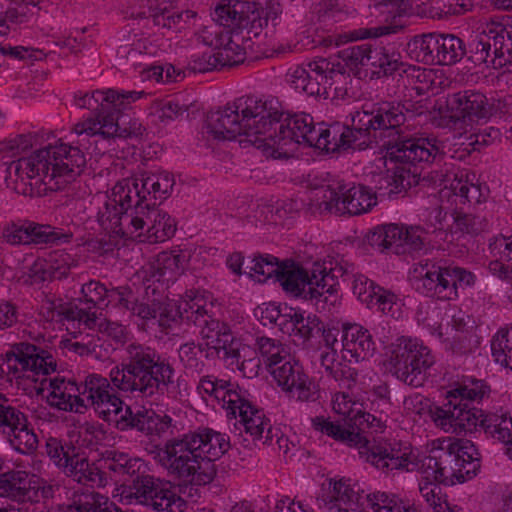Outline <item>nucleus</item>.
Wrapping results in <instances>:
<instances>
[{"instance_id":"nucleus-15","label":"nucleus","mask_w":512,"mask_h":512,"mask_svg":"<svg viewBox=\"0 0 512 512\" xmlns=\"http://www.w3.org/2000/svg\"><path fill=\"white\" fill-rule=\"evenodd\" d=\"M277 280L284 290L296 295L303 293L306 298L317 302H328L336 292V276L332 269L327 272L321 263H314L307 271L293 261H284Z\"/></svg>"},{"instance_id":"nucleus-1","label":"nucleus","mask_w":512,"mask_h":512,"mask_svg":"<svg viewBox=\"0 0 512 512\" xmlns=\"http://www.w3.org/2000/svg\"><path fill=\"white\" fill-rule=\"evenodd\" d=\"M281 115L273 101L243 96L209 112L204 129L207 136L215 140L244 136L246 142L273 159L292 157L299 145L327 152L347 150L346 141L342 139L343 125L316 128L309 114H295L280 122Z\"/></svg>"},{"instance_id":"nucleus-32","label":"nucleus","mask_w":512,"mask_h":512,"mask_svg":"<svg viewBox=\"0 0 512 512\" xmlns=\"http://www.w3.org/2000/svg\"><path fill=\"white\" fill-rule=\"evenodd\" d=\"M256 346L268 372L292 357L289 347L278 339L262 336L257 338Z\"/></svg>"},{"instance_id":"nucleus-63","label":"nucleus","mask_w":512,"mask_h":512,"mask_svg":"<svg viewBox=\"0 0 512 512\" xmlns=\"http://www.w3.org/2000/svg\"><path fill=\"white\" fill-rule=\"evenodd\" d=\"M332 407L335 413L342 415L347 420L356 409L361 408V403L353 400L348 392H339L333 397Z\"/></svg>"},{"instance_id":"nucleus-53","label":"nucleus","mask_w":512,"mask_h":512,"mask_svg":"<svg viewBox=\"0 0 512 512\" xmlns=\"http://www.w3.org/2000/svg\"><path fill=\"white\" fill-rule=\"evenodd\" d=\"M427 231L421 226L403 227V244L401 248L411 252L422 250L427 243Z\"/></svg>"},{"instance_id":"nucleus-21","label":"nucleus","mask_w":512,"mask_h":512,"mask_svg":"<svg viewBox=\"0 0 512 512\" xmlns=\"http://www.w3.org/2000/svg\"><path fill=\"white\" fill-rule=\"evenodd\" d=\"M269 373L282 392L290 398L301 402H314L319 398L318 385L293 356Z\"/></svg>"},{"instance_id":"nucleus-17","label":"nucleus","mask_w":512,"mask_h":512,"mask_svg":"<svg viewBox=\"0 0 512 512\" xmlns=\"http://www.w3.org/2000/svg\"><path fill=\"white\" fill-rule=\"evenodd\" d=\"M472 59L495 69L512 63V30L499 22L482 25L472 45Z\"/></svg>"},{"instance_id":"nucleus-61","label":"nucleus","mask_w":512,"mask_h":512,"mask_svg":"<svg viewBox=\"0 0 512 512\" xmlns=\"http://www.w3.org/2000/svg\"><path fill=\"white\" fill-rule=\"evenodd\" d=\"M3 240L10 245L29 244L31 237L28 232V225H19L16 223H9L3 227L2 230Z\"/></svg>"},{"instance_id":"nucleus-6","label":"nucleus","mask_w":512,"mask_h":512,"mask_svg":"<svg viewBox=\"0 0 512 512\" xmlns=\"http://www.w3.org/2000/svg\"><path fill=\"white\" fill-rule=\"evenodd\" d=\"M143 94L144 92H118L108 89L76 96L75 104L80 108L95 111V118L77 123L73 128L74 133L78 136L101 135L103 138H131L142 135L141 123L131 119L127 121L121 111Z\"/></svg>"},{"instance_id":"nucleus-22","label":"nucleus","mask_w":512,"mask_h":512,"mask_svg":"<svg viewBox=\"0 0 512 512\" xmlns=\"http://www.w3.org/2000/svg\"><path fill=\"white\" fill-rule=\"evenodd\" d=\"M54 496V486L43 479L28 477L22 470H9L0 474V497L21 503H39Z\"/></svg>"},{"instance_id":"nucleus-3","label":"nucleus","mask_w":512,"mask_h":512,"mask_svg":"<svg viewBox=\"0 0 512 512\" xmlns=\"http://www.w3.org/2000/svg\"><path fill=\"white\" fill-rule=\"evenodd\" d=\"M109 377L91 373L81 381L82 414L92 409L103 421L115 418L124 405L115 389L141 398L163 395L174 382V369L155 349L131 343L121 366L114 367Z\"/></svg>"},{"instance_id":"nucleus-57","label":"nucleus","mask_w":512,"mask_h":512,"mask_svg":"<svg viewBox=\"0 0 512 512\" xmlns=\"http://www.w3.org/2000/svg\"><path fill=\"white\" fill-rule=\"evenodd\" d=\"M109 289H107L99 281L91 280L84 284L81 288L83 299L86 303H90L95 308L97 305H101L108 298Z\"/></svg>"},{"instance_id":"nucleus-50","label":"nucleus","mask_w":512,"mask_h":512,"mask_svg":"<svg viewBox=\"0 0 512 512\" xmlns=\"http://www.w3.org/2000/svg\"><path fill=\"white\" fill-rule=\"evenodd\" d=\"M203 351L200 346L196 348L194 342L185 343L178 350L180 361L187 370L192 373H200L204 368V362L200 358Z\"/></svg>"},{"instance_id":"nucleus-24","label":"nucleus","mask_w":512,"mask_h":512,"mask_svg":"<svg viewBox=\"0 0 512 512\" xmlns=\"http://www.w3.org/2000/svg\"><path fill=\"white\" fill-rule=\"evenodd\" d=\"M411 281L415 290L425 296L439 300L452 299V289L446 278V267H440L428 261L414 265Z\"/></svg>"},{"instance_id":"nucleus-16","label":"nucleus","mask_w":512,"mask_h":512,"mask_svg":"<svg viewBox=\"0 0 512 512\" xmlns=\"http://www.w3.org/2000/svg\"><path fill=\"white\" fill-rule=\"evenodd\" d=\"M289 80L294 88L316 97H337L345 93L346 89L339 84L345 80V74L335 69V64L325 58L296 66L288 73Z\"/></svg>"},{"instance_id":"nucleus-12","label":"nucleus","mask_w":512,"mask_h":512,"mask_svg":"<svg viewBox=\"0 0 512 512\" xmlns=\"http://www.w3.org/2000/svg\"><path fill=\"white\" fill-rule=\"evenodd\" d=\"M489 392V387L482 380L459 385L447 392V402L443 406L430 409L431 419L447 433L471 432L481 424L483 415L480 410L470 407V402L482 400Z\"/></svg>"},{"instance_id":"nucleus-19","label":"nucleus","mask_w":512,"mask_h":512,"mask_svg":"<svg viewBox=\"0 0 512 512\" xmlns=\"http://www.w3.org/2000/svg\"><path fill=\"white\" fill-rule=\"evenodd\" d=\"M214 20L226 32L247 34L248 37H258L266 21L262 19L255 2L227 0L218 4L214 11Z\"/></svg>"},{"instance_id":"nucleus-48","label":"nucleus","mask_w":512,"mask_h":512,"mask_svg":"<svg viewBox=\"0 0 512 512\" xmlns=\"http://www.w3.org/2000/svg\"><path fill=\"white\" fill-rule=\"evenodd\" d=\"M367 49V43L354 45L340 51L339 57L355 75H359L362 69L365 70L368 62Z\"/></svg>"},{"instance_id":"nucleus-8","label":"nucleus","mask_w":512,"mask_h":512,"mask_svg":"<svg viewBox=\"0 0 512 512\" xmlns=\"http://www.w3.org/2000/svg\"><path fill=\"white\" fill-rule=\"evenodd\" d=\"M480 468L479 453L469 440L442 438L431 442L429 455L418 467L420 472L444 485L472 479Z\"/></svg>"},{"instance_id":"nucleus-20","label":"nucleus","mask_w":512,"mask_h":512,"mask_svg":"<svg viewBox=\"0 0 512 512\" xmlns=\"http://www.w3.org/2000/svg\"><path fill=\"white\" fill-rule=\"evenodd\" d=\"M199 320L200 349L206 350V357L230 360V365L236 364L240 370H244V361L240 362L241 343L232 335L229 326L212 315L207 320Z\"/></svg>"},{"instance_id":"nucleus-58","label":"nucleus","mask_w":512,"mask_h":512,"mask_svg":"<svg viewBox=\"0 0 512 512\" xmlns=\"http://www.w3.org/2000/svg\"><path fill=\"white\" fill-rule=\"evenodd\" d=\"M488 250L492 258L511 262L512 236L499 235L492 238L489 242Z\"/></svg>"},{"instance_id":"nucleus-35","label":"nucleus","mask_w":512,"mask_h":512,"mask_svg":"<svg viewBox=\"0 0 512 512\" xmlns=\"http://www.w3.org/2000/svg\"><path fill=\"white\" fill-rule=\"evenodd\" d=\"M439 48L436 50L435 64L452 65L459 62L466 54L463 40L454 34L438 33Z\"/></svg>"},{"instance_id":"nucleus-39","label":"nucleus","mask_w":512,"mask_h":512,"mask_svg":"<svg viewBox=\"0 0 512 512\" xmlns=\"http://www.w3.org/2000/svg\"><path fill=\"white\" fill-rule=\"evenodd\" d=\"M453 176L450 189L459 202L471 205L480 204L484 198L481 187L470 181L468 174H466L465 178L462 174L459 177L457 175Z\"/></svg>"},{"instance_id":"nucleus-56","label":"nucleus","mask_w":512,"mask_h":512,"mask_svg":"<svg viewBox=\"0 0 512 512\" xmlns=\"http://www.w3.org/2000/svg\"><path fill=\"white\" fill-rule=\"evenodd\" d=\"M189 67L194 72L204 73L223 66L218 52L210 49L200 56H194L189 62Z\"/></svg>"},{"instance_id":"nucleus-46","label":"nucleus","mask_w":512,"mask_h":512,"mask_svg":"<svg viewBox=\"0 0 512 512\" xmlns=\"http://www.w3.org/2000/svg\"><path fill=\"white\" fill-rule=\"evenodd\" d=\"M252 263L250 267L251 276L256 278L259 282H264L272 276L278 279L283 267V262H279L278 259L272 255L255 257Z\"/></svg>"},{"instance_id":"nucleus-54","label":"nucleus","mask_w":512,"mask_h":512,"mask_svg":"<svg viewBox=\"0 0 512 512\" xmlns=\"http://www.w3.org/2000/svg\"><path fill=\"white\" fill-rule=\"evenodd\" d=\"M379 289H381V287L376 285L365 275L359 274L354 278L353 293L361 302L366 303L368 306L378 294L377 292Z\"/></svg>"},{"instance_id":"nucleus-10","label":"nucleus","mask_w":512,"mask_h":512,"mask_svg":"<svg viewBox=\"0 0 512 512\" xmlns=\"http://www.w3.org/2000/svg\"><path fill=\"white\" fill-rule=\"evenodd\" d=\"M197 388L200 393L217 400L227 411L228 416H238L245 432L252 437L256 445H262L267 431L273 430L264 412L251 404L248 392L237 383L207 375L200 379Z\"/></svg>"},{"instance_id":"nucleus-23","label":"nucleus","mask_w":512,"mask_h":512,"mask_svg":"<svg viewBox=\"0 0 512 512\" xmlns=\"http://www.w3.org/2000/svg\"><path fill=\"white\" fill-rule=\"evenodd\" d=\"M60 314L68 321L78 322L88 329H97L100 333L114 340L117 344H124L128 339V331L125 326L102 317L97 310L79 308L67 305L61 308Z\"/></svg>"},{"instance_id":"nucleus-4","label":"nucleus","mask_w":512,"mask_h":512,"mask_svg":"<svg viewBox=\"0 0 512 512\" xmlns=\"http://www.w3.org/2000/svg\"><path fill=\"white\" fill-rule=\"evenodd\" d=\"M406 111L403 104L395 102H382L371 111H356L351 126H344L342 132L347 150H364L382 142L385 157L404 165L430 162L444 154V145L437 139L406 134Z\"/></svg>"},{"instance_id":"nucleus-31","label":"nucleus","mask_w":512,"mask_h":512,"mask_svg":"<svg viewBox=\"0 0 512 512\" xmlns=\"http://www.w3.org/2000/svg\"><path fill=\"white\" fill-rule=\"evenodd\" d=\"M282 332L298 336L302 340H309L322 329V322L315 316L304 317L302 313L293 309L289 312V318H276Z\"/></svg>"},{"instance_id":"nucleus-34","label":"nucleus","mask_w":512,"mask_h":512,"mask_svg":"<svg viewBox=\"0 0 512 512\" xmlns=\"http://www.w3.org/2000/svg\"><path fill=\"white\" fill-rule=\"evenodd\" d=\"M251 39L252 37H248L247 34L228 33L223 45L217 51L222 66H234L243 63L246 58L247 44Z\"/></svg>"},{"instance_id":"nucleus-29","label":"nucleus","mask_w":512,"mask_h":512,"mask_svg":"<svg viewBox=\"0 0 512 512\" xmlns=\"http://www.w3.org/2000/svg\"><path fill=\"white\" fill-rule=\"evenodd\" d=\"M63 473L73 481L91 488L105 487L107 478L98 466L86 457L76 454Z\"/></svg>"},{"instance_id":"nucleus-47","label":"nucleus","mask_w":512,"mask_h":512,"mask_svg":"<svg viewBox=\"0 0 512 512\" xmlns=\"http://www.w3.org/2000/svg\"><path fill=\"white\" fill-rule=\"evenodd\" d=\"M22 422H26L25 414L12 406L9 400L0 393V430L8 435Z\"/></svg>"},{"instance_id":"nucleus-40","label":"nucleus","mask_w":512,"mask_h":512,"mask_svg":"<svg viewBox=\"0 0 512 512\" xmlns=\"http://www.w3.org/2000/svg\"><path fill=\"white\" fill-rule=\"evenodd\" d=\"M419 14L432 18L444 19L451 15H460L469 10L470 4L458 3L452 0H432L430 3H423Z\"/></svg>"},{"instance_id":"nucleus-26","label":"nucleus","mask_w":512,"mask_h":512,"mask_svg":"<svg viewBox=\"0 0 512 512\" xmlns=\"http://www.w3.org/2000/svg\"><path fill=\"white\" fill-rule=\"evenodd\" d=\"M341 343L344 357L349 356L355 362L369 359L375 351L371 333L356 323L342 324Z\"/></svg>"},{"instance_id":"nucleus-60","label":"nucleus","mask_w":512,"mask_h":512,"mask_svg":"<svg viewBox=\"0 0 512 512\" xmlns=\"http://www.w3.org/2000/svg\"><path fill=\"white\" fill-rule=\"evenodd\" d=\"M325 374L334 379L340 387L347 389H350L355 384L357 378L356 371L341 361Z\"/></svg>"},{"instance_id":"nucleus-33","label":"nucleus","mask_w":512,"mask_h":512,"mask_svg":"<svg viewBox=\"0 0 512 512\" xmlns=\"http://www.w3.org/2000/svg\"><path fill=\"white\" fill-rule=\"evenodd\" d=\"M438 39V33L416 35L407 43L406 51L417 62L435 64Z\"/></svg>"},{"instance_id":"nucleus-36","label":"nucleus","mask_w":512,"mask_h":512,"mask_svg":"<svg viewBox=\"0 0 512 512\" xmlns=\"http://www.w3.org/2000/svg\"><path fill=\"white\" fill-rule=\"evenodd\" d=\"M356 498L355 491L345 481H329V490L317 498V504L320 509H327L331 512V506L343 507L354 502Z\"/></svg>"},{"instance_id":"nucleus-55","label":"nucleus","mask_w":512,"mask_h":512,"mask_svg":"<svg viewBox=\"0 0 512 512\" xmlns=\"http://www.w3.org/2000/svg\"><path fill=\"white\" fill-rule=\"evenodd\" d=\"M100 340H94L91 339L87 342L85 341H72V340H65L62 341L63 348L73 352L80 356H94L95 358H101V345L98 343Z\"/></svg>"},{"instance_id":"nucleus-7","label":"nucleus","mask_w":512,"mask_h":512,"mask_svg":"<svg viewBox=\"0 0 512 512\" xmlns=\"http://www.w3.org/2000/svg\"><path fill=\"white\" fill-rule=\"evenodd\" d=\"M105 468L116 475L136 476L130 485V498L154 512H184L186 501L179 496L169 482H162L151 475H139L144 467L140 458L130 457L118 450L103 454Z\"/></svg>"},{"instance_id":"nucleus-51","label":"nucleus","mask_w":512,"mask_h":512,"mask_svg":"<svg viewBox=\"0 0 512 512\" xmlns=\"http://www.w3.org/2000/svg\"><path fill=\"white\" fill-rule=\"evenodd\" d=\"M397 71H408L405 69L400 54L392 48L382 46V57L377 71H373V73L391 75Z\"/></svg>"},{"instance_id":"nucleus-49","label":"nucleus","mask_w":512,"mask_h":512,"mask_svg":"<svg viewBox=\"0 0 512 512\" xmlns=\"http://www.w3.org/2000/svg\"><path fill=\"white\" fill-rule=\"evenodd\" d=\"M79 504L82 512H117L118 508L109 501L108 497L97 493L90 492L81 495Z\"/></svg>"},{"instance_id":"nucleus-13","label":"nucleus","mask_w":512,"mask_h":512,"mask_svg":"<svg viewBox=\"0 0 512 512\" xmlns=\"http://www.w3.org/2000/svg\"><path fill=\"white\" fill-rule=\"evenodd\" d=\"M308 209L313 214L360 215L371 210L377 196L364 185L349 187L342 181L321 185L310 193Z\"/></svg>"},{"instance_id":"nucleus-43","label":"nucleus","mask_w":512,"mask_h":512,"mask_svg":"<svg viewBox=\"0 0 512 512\" xmlns=\"http://www.w3.org/2000/svg\"><path fill=\"white\" fill-rule=\"evenodd\" d=\"M494 360L504 367L512 363V326L500 329L491 341Z\"/></svg>"},{"instance_id":"nucleus-2","label":"nucleus","mask_w":512,"mask_h":512,"mask_svg":"<svg viewBox=\"0 0 512 512\" xmlns=\"http://www.w3.org/2000/svg\"><path fill=\"white\" fill-rule=\"evenodd\" d=\"M168 172L143 173L117 182L98 211V222L106 231L140 242H163L172 237L176 224L156 207L174 186Z\"/></svg>"},{"instance_id":"nucleus-41","label":"nucleus","mask_w":512,"mask_h":512,"mask_svg":"<svg viewBox=\"0 0 512 512\" xmlns=\"http://www.w3.org/2000/svg\"><path fill=\"white\" fill-rule=\"evenodd\" d=\"M433 479H425L419 483V492L434 512H462L457 506L451 507L441 495V488L433 483Z\"/></svg>"},{"instance_id":"nucleus-52","label":"nucleus","mask_w":512,"mask_h":512,"mask_svg":"<svg viewBox=\"0 0 512 512\" xmlns=\"http://www.w3.org/2000/svg\"><path fill=\"white\" fill-rule=\"evenodd\" d=\"M446 278L452 289V299L457 297L458 288H466L474 284L475 276L461 267H446Z\"/></svg>"},{"instance_id":"nucleus-30","label":"nucleus","mask_w":512,"mask_h":512,"mask_svg":"<svg viewBox=\"0 0 512 512\" xmlns=\"http://www.w3.org/2000/svg\"><path fill=\"white\" fill-rule=\"evenodd\" d=\"M185 268V257L173 252H162L156 259L149 263L145 270L148 280L170 281L181 274Z\"/></svg>"},{"instance_id":"nucleus-38","label":"nucleus","mask_w":512,"mask_h":512,"mask_svg":"<svg viewBox=\"0 0 512 512\" xmlns=\"http://www.w3.org/2000/svg\"><path fill=\"white\" fill-rule=\"evenodd\" d=\"M485 433L508 446H512V417L491 415L481 420Z\"/></svg>"},{"instance_id":"nucleus-9","label":"nucleus","mask_w":512,"mask_h":512,"mask_svg":"<svg viewBox=\"0 0 512 512\" xmlns=\"http://www.w3.org/2000/svg\"><path fill=\"white\" fill-rule=\"evenodd\" d=\"M313 426L336 441L356 447L361 459L384 473L394 470L410 471L415 466L413 455L408 447L402 448L400 445L389 443H372L359 432L323 417L315 418Z\"/></svg>"},{"instance_id":"nucleus-5","label":"nucleus","mask_w":512,"mask_h":512,"mask_svg":"<svg viewBox=\"0 0 512 512\" xmlns=\"http://www.w3.org/2000/svg\"><path fill=\"white\" fill-rule=\"evenodd\" d=\"M86 158L78 148L64 143L49 145L9 163L7 187L25 196L61 190L82 172Z\"/></svg>"},{"instance_id":"nucleus-28","label":"nucleus","mask_w":512,"mask_h":512,"mask_svg":"<svg viewBox=\"0 0 512 512\" xmlns=\"http://www.w3.org/2000/svg\"><path fill=\"white\" fill-rule=\"evenodd\" d=\"M50 392L47 403L60 411L82 414L83 400L80 394L81 383L54 378L49 380Z\"/></svg>"},{"instance_id":"nucleus-25","label":"nucleus","mask_w":512,"mask_h":512,"mask_svg":"<svg viewBox=\"0 0 512 512\" xmlns=\"http://www.w3.org/2000/svg\"><path fill=\"white\" fill-rule=\"evenodd\" d=\"M450 118L459 121L484 119L490 114L487 97L476 90H463L447 97Z\"/></svg>"},{"instance_id":"nucleus-11","label":"nucleus","mask_w":512,"mask_h":512,"mask_svg":"<svg viewBox=\"0 0 512 512\" xmlns=\"http://www.w3.org/2000/svg\"><path fill=\"white\" fill-rule=\"evenodd\" d=\"M151 454L169 477L185 484L203 486L216 475L215 465L203 460L184 434L156 446Z\"/></svg>"},{"instance_id":"nucleus-59","label":"nucleus","mask_w":512,"mask_h":512,"mask_svg":"<svg viewBox=\"0 0 512 512\" xmlns=\"http://www.w3.org/2000/svg\"><path fill=\"white\" fill-rule=\"evenodd\" d=\"M221 27L219 24L204 27L199 32L198 39L214 51H218L228 35Z\"/></svg>"},{"instance_id":"nucleus-14","label":"nucleus","mask_w":512,"mask_h":512,"mask_svg":"<svg viewBox=\"0 0 512 512\" xmlns=\"http://www.w3.org/2000/svg\"><path fill=\"white\" fill-rule=\"evenodd\" d=\"M435 364L431 350L420 340L399 337L390 345L386 370L399 381L414 388L424 385Z\"/></svg>"},{"instance_id":"nucleus-18","label":"nucleus","mask_w":512,"mask_h":512,"mask_svg":"<svg viewBox=\"0 0 512 512\" xmlns=\"http://www.w3.org/2000/svg\"><path fill=\"white\" fill-rule=\"evenodd\" d=\"M57 363L53 355L33 344L20 342L12 345L0 363V370L16 379L31 378L36 375L46 376L56 371Z\"/></svg>"},{"instance_id":"nucleus-37","label":"nucleus","mask_w":512,"mask_h":512,"mask_svg":"<svg viewBox=\"0 0 512 512\" xmlns=\"http://www.w3.org/2000/svg\"><path fill=\"white\" fill-rule=\"evenodd\" d=\"M178 307L182 319L192 321L196 326L201 323L199 318L207 320L211 316L206 307L205 299L194 291L187 292L179 302Z\"/></svg>"},{"instance_id":"nucleus-62","label":"nucleus","mask_w":512,"mask_h":512,"mask_svg":"<svg viewBox=\"0 0 512 512\" xmlns=\"http://www.w3.org/2000/svg\"><path fill=\"white\" fill-rule=\"evenodd\" d=\"M373 7L380 15L388 19L405 13L408 3L406 0H373Z\"/></svg>"},{"instance_id":"nucleus-44","label":"nucleus","mask_w":512,"mask_h":512,"mask_svg":"<svg viewBox=\"0 0 512 512\" xmlns=\"http://www.w3.org/2000/svg\"><path fill=\"white\" fill-rule=\"evenodd\" d=\"M490 226V220L486 216L469 213H456L454 216L453 229L462 234L478 235L488 231Z\"/></svg>"},{"instance_id":"nucleus-42","label":"nucleus","mask_w":512,"mask_h":512,"mask_svg":"<svg viewBox=\"0 0 512 512\" xmlns=\"http://www.w3.org/2000/svg\"><path fill=\"white\" fill-rule=\"evenodd\" d=\"M10 445L19 453L28 454L36 450L38 438L34 431L28 428V422L17 425L8 435Z\"/></svg>"},{"instance_id":"nucleus-64","label":"nucleus","mask_w":512,"mask_h":512,"mask_svg":"<svg viewBox=\"0 0 512 512\" xmlns=\"http://www.w3.org/2000/svg\"><path fill=\"white\" fill-rule=\"evenodd\" d=\"M318 16L324 23L341 22L346 17V13L337 1L323 0L319 3Z\"/></svg>"},{"instance_id":"nucleus-45","label":"nucleus","mask_w":512,"mask_h":512,"mask_svg":"<svg viewBox=\"0 0 512 512\" xmlns=\"http://www.w3.org/2000/svg\"><path fill=\"white\" fill-rule=\"evenodd\" d=\"M47 456L62 472L67 468L70 460L76 455L75 448L62 440L50 437L45 444Z\"/></svg>"},{"instance_id":"nucleus-27","label":"nucleus","mask_w":512,"mask_h":512,"mask_svg":"<svg viewBox=\"0 0 512 512\" xmlns=\"http://www.w3.org/2000/svg\"><path fill=\"white\" fill-rule=\"evenodd\" d=\"M192 447L203 458L214 464L230 447L229 438L211 428H198L184 434Z\"/></svg>"}]
</instances>
